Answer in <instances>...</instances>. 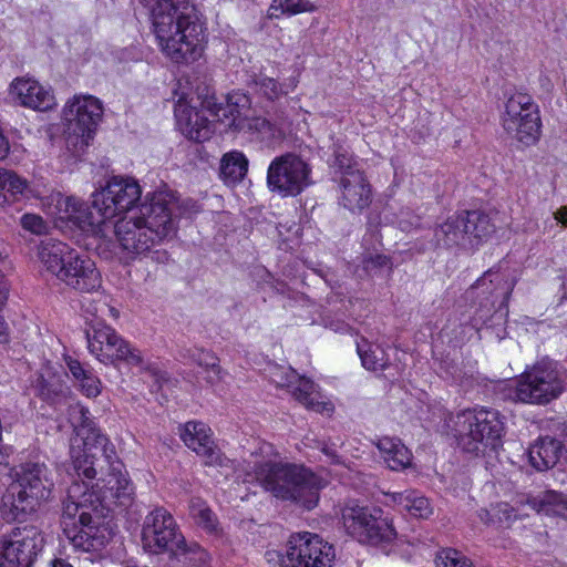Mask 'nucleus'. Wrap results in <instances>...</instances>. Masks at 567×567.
<instances>
[{
    "mask_svg": "<svg viewBox=\"0 0 567 567\" xmlns=\"http://www.w3.org/2000/svg\"><path fill=\"white\" fill-rule=\"evenodd\" d=\"M150 9L163 52L176 63L196 61L203 51V24L188 0H140Z\"/></svg>",
    "mask_w": 567,
    "mask_h": 567,
    "instance_id": "nucleus-1",
    "label": "nucleus"
},
{
    "mask_svg": "<svg viewBox=\"0 0 567 567\" xmlns=\"http://www.w3.org/2000/svg\"><path fill=\"white\" fill-rule=\"evenodd\" d=\"M176 208L177 199L173 193H154L148 202L141 205L138 214L115 223L114 233L122 248L143 254L163 239L173 237L176 233Z\"/></svg>",
    "mask_w": 567,
    "mask_h": 567,
    "instance_id": "nucleus-2",
    "label": "nucleus"
},
{
    "mask_svg": "<svg viewBox=\"0 0 567 567\" xmlns=\"http://www.w3.org/2000/svg\"><path fill=\"white\" fill-rule=\"evenodd\" d=\"M256 477L276 497L310 511L318 504L324 481L302 465L265 462L256 466Z\"/></svg>",
    "mask_w": 567,
    "mask_h": 567,
    "instance_id": "nucleus-3",
    "label": "nucleus"
},
{
    "mask_svg": "<svg viewBox=\"0 0 567 567\" xmlns=\"http://www.w3.org/2000/svg\"><path fill=\"white\" fill-rule=\"evenodd\" d=\"M51 472L44 463L27 462L14 473L13 482L1 498V514L7 520H20L50 497Z\"/></svg>",
    "mask_w": 567,
    "mask_h": 567,
    "instance_id": "nucleus-4",
    "label": "nucleus"
},
{
    "mask_svg": "<svg viewBox=\"0 0 567 567\" xmlns=\"http://www.w3.org/2000/svg\"><path fill=\"white\" fill-rule=\"evenodd\" d=\"M85 334L90 352L100 362L115 364L121 361L131 367H138L141 370L150 372L158 386H161V380L163 383L168 381L164 373L162 375L159 371L146 367L141 351L103 321L92 322Z\"/></svg>",
    "mask_w": 567,
    "mask_h": 567,
    "instance_id": "nucleus-5",
    "label": "nucleus"
},
{
    "mask_svg": "<svg viewBox=\"0 0 567 567\" xmlns=\"http://www.w3.org/2000/svg\"><path fill=\"white\" fill-rule=\"evenodd\" d=\"M567 389V372L556 361L543 358L526 369L517 381L515 400L530 404H547Z\"/></svg>",
    "mask_w": 567,
    "mask_h": 567,
    "instance_id": "nucleus-6",
    "label": "nucleus"
},
{
    "mask_svg": "<svg viewBox=\"0 0 567 567\" xmlns=\"http://www.w3.org/2000/svg\"><path fill=\"white\" fill-rule=\"evenodd\" d=\"M70 420L76 436L83 442V451L73 457V470L79 477L93 480L96 476L95 463L113 457V445L109 439L101 434L90 417V412L82 405H74L70 410Z\"/></svg>",
    "mask_w": 567,
    "mask_h": 567,
    "instance_id": "nucleus-7",
    "label": "nucleus"
},
{
    "mask_svg": "<svg viewBox=\"0 0 567 567\" xmlns=\"http://www.w3.org/2000/svg\"><path fill=\"white\" fill-rule=\"evenodd\" d=\"M503 431V422L495 410L464 411L457 415V441L465 452L478 454L486 449L496 451L502 445Z\"/></svg>",
    "mask_w": 567,
    "mask_h": 567,
    "instance_id": "nucleus-8",
    "label": "nucleus"
},
{
    "mask_svg": "<svg viewBox=\"0 0 567 567\" xmlns=\"http://www.w3.org/2000/svg\"><path fill=\"white\" fill-rule=\"evenodd\" d=\"M105 465L107 473L89 491L94 493L96 508L104 517L116 508L126 509L132 504L134 495V487L127 474L123 472V464L117 460L114 450L113 457H106V461L95 463L96 473L102 472Z\"/></svg>",
    "mask_w": 567,
    "mask_h": 567,
    "instance_id": "nucleus-9",
    "label": "nucleus"
},
{
    "mask_svg": "<svg viewBox=\"0 0 567 567\" xmlns=\"http://www.w3.org/2000/svg\"><path fill=\"white\" fill-rule=\"evenodd\" d=\"M268 561L277 558L279 567H331L334 549L320 536L309 532L292 534L287 542L286 555L267 551Z\"/></svg>",
    "mask_w": 567,
    "mask_h": 567,
    "instance_id": "nucleus-10",
    "label": "nucleus"
},
{
    "mask_svg": "<svg viewBox=\"0 0 567 567\" xmlns=\"http://www.w3.org/2000/svg\"><path fill=\"white\" fill-rule=\"evenodd\" d=\"M505 132L525 146L538 142L542 133V121L537 104L525 93L511 95L502 114Z\"/></svg>",
    "mask_w": 567,
    "mask_h": 567,
    "instance_id": "nucleus-11",
    "label": "nucleus"
},
{
    "mask_svg": "<svg viewBox=\"0 0 567 567\" xmlns=\"http://www.w3.org/2000/svg\"><path fill=\"white\" fill-rule=\"evenodd\" d=\"M347 532L358 542L370 545L391 542L395 530L377 507L347 505L342 511Z\"/></svg>",
    "mask_w": 567,
    "mask_h": 567,
    "instance_id": "nucleus-12",
    "label": "nucleus"
},
{
    "mask_svg": "<svg viewBox=\"0 0 567 567\" xmlns=\"http://www.w3.org/2000/svg\"><path fill=\"white\" fill-rule=\"evenodd\" d=\"M311 167L295 153L275 157L267 171V186L284 197L297 196L312 184Z\"/></svg>",
    "mask_w": 567,
    "mask_h": 567,
    "instance_id": "nucleus-13",
    "label": "nucleus"
},
{
    "mask_svg": "<svg viewBox=\"0 0 567 567\" xmlns=\"http://www.w3.org/2000/svg\"><path fill=\"white\" fill-rule=\"evenodd\" d=\"M250 99L244 93H231L227 95L226 104L218 103L217 99L206 96L200 106L212 117L225 126V131L239 132L245 128L262 131L270 127L269 121L261 117L249 118Z\"/></svg>",
    "mask_w": 567,
    "mask_h": 567,
    "instance_id": "nucleus-14",
    "label": "nucleus"
},
{
    "mask_svg": "<svg viewBox=\"0 0 567 567\" xmlns=\"http://www.w3.org/2000/svg\"><path fill=\"white\" fill-rule=\"evenodd\" d=\"M183 534L172 514L164 507L150 512L143 522L142 544L151 554L167 553L169 556L183 544Z\"/></svg>",
    "mask_w": 567,
    "mask_h": 567,
    "instance_id": "nucleus-15",
    "label": "nucleus"
},
{
    "mask_svg": "<svg viewBox=\"0 0 567 567\" xmlns=\"http://www.w3.org/2000/svg\"><path fill=\"white\" fill-rule=\"evenodd\" d=\"M102 116L103 106L99 99L92 95H75L63 109L69 138L74 136L81 141L82 146H89Z\"/></svg>",
    "mask_w": 567,
    "mask_h": 567,
    "instance_id": "nucleus-16",
    "label": "nucleus"
},
{
    "mask_svg": "<svg viewBox=\"0 0 567 567\" xmlns=\"http://www.w3.org/2000/svg\"><path fill=\"white\" fill-rule=\"evenodd\" d=\"M142 189L132 177L112 176L106 185L93 193V207L103 217H113L132 209L141 198Z\"/></svg>",
    "mask_w": 567,
    "mask_h": 567,
    "instance_id": "nucleus-17",
    "label": "nucleus"
},
{
    "mask_svg": "<svg viewBox=\"0 0 567 567\" xmlns=\"http://www.w3.org/2000/svg\"><path fill=\"white\" fill-rule=\"evenodd\" d=\"M42 545L43 537L37 528H14L0 540V567H30Z\"/></svg>",
    "mask_w": 567,
    "mask_h": 567,
    "instance_id": "nucleus-18",
    "label": "nucleus"
},
{
    "mask_svg": "<svg viewBox=\"0 0 567 567\" xmlns=\"http://www.w3.org/2000/svg\"><path fill=\"white\" fill-rule=\"evenodd\" d=\"M94 493L89 492L87 485L74 482L68 488L66 499L63 502V509L61 516L62 532L65 530V525H79L80 523L91 522L92 516L104 517L96 506V501L93 498Z\"/></svg>",
    "mask_w": 567,
    "mask_h": 567,
    "instance_id": "nucleus-19",
    "label": "nucleus"
},
{
    "mask_svg": "<svg viewBox=\"0 0 567 567\" xmlns=\"http://www.w3.org/2000/svg\"><path fill=\"white\" fill-rule=\"evenodd\" d=\"M185 445L204 458L207 466H228V460L212 440L210 430L203 422L189 421L179 429Z\"/></svg>",
    "mask_w": 567,
    "mask_h": 567,
    "instance_id": "nucleus-20",
    "label": "nucleus"
},
{
    "mask_svg": "<svg viewBox=\"0 0 567 567\" xmlns=\"http://www.w3.org/2000/svg\"><path fill=\"white\" fill-rule=\"evenodd\" d=\"M338 183V203L352 213H361L372 202V190L362 171H351L334 177Z\"/></svg>",
    "mask_w": 567,
    "mask_h": 567,
    "instance_id": "nucleus-21",
    "label": "nucleus"
},
{
    "mask_svg": "<svg viewBox=\"0 0 567 567\" xmlns=\"http://www.w3.org/2000/svg\"><path fill=\"white\" fill-rule=\"evenodd\" d=\"M103 518L92 516L91 522L80 523L74 526L66 524L63 535L75 550L87 553L101 550L110 539V532L102 523Z\"/></svg>",
    "mask_w": 567,
    "mask_h": 567,
    "instance_id": "nucleus-22",
    "label": "nucleus"
},
{
    "mask_svg": "<svg viewBox=\"0 0 567 567\" xmlns=\"http://www.w3.org/2000/svg\"><path fill=\"white\" fill-rule=\"evenodd\" d=\"M58 218L70 223L85 233H95L96 228L107 220L93 206L74 196L62 197L56 203Z\"/></svg>",
    "mask_w": 567,
    "mask_h": 567,
    "instance_id": "nucleus-23",
    "label": "nucleus"
},
{
    "mask_svg": "<svg viewBox=\"0 0 567 567\" xmlns=\"http://www.w3.org/2000/svg\"><path fill=\"white\" fill-rule=\"evenodd\" d=\"M195 107L178 105L175 107V117L182 133L195 142L209 140L215 131L214 117L209 118Z\"/></svg>",
    "mask_w": 567,
    "mask_h": 567,
    "instance_id": "nucleus-24",
    "label": "nucleus"
},
{
    "mask_svg": "<svg viewBox=\"0 0 567 567\" xmlns=\"http://www.w3.org/2000/svg\"><path fill=\"white\" fill-rule=\"evenodd\" d=\"M12 94L20 104L35 111L45 112L55 106V97L48 89L32 79H17L11 85Z\"/></svg>",
    "mask_w": 567,
    "mask_h": 567,
    "instance_id": "nucleus-25",
    "label": "nucleus"
},
{
    "mask_svg": "<svg viewBox=\"0 0 567 567\" xmlns=\"http://www.w3.org/2000/svg\"><path fill=\"white\" fill-rule=\"evenodd\" d=\"M564 445L554 437H542L528 449L530 465L537 471L554 467L561 456Z\"/></svg>",
    "mask_w": 567,
    "mask_h": 567,
    "instance_id": "nucleus-26",
    "label": "nucleus"
},
{
    "mask_svg": "<svg viewBox=\"0 0 567 567\" xmlns=\"http://www.w3.org/2000/svg\"><path fill=\"white\" fill-rule=\"evenodd\" d=\"M436 245L444 248H471L462 215L451 217L435 229Z\"/></svg>",
    "mask_w": 567,
    "mask_h": 567,
    "instance_id": "nucleus-27",
    "label": "nucleus"
},
{
    "mask_svg": "<svg viewBox=\"0 0 567 567\" xmlns=\"http://www.w3.org/2000/svg\"><path fill=\"white\" fill-rule=\"evenodd\" d=\"M71 250L66 244L58 239L45 238L38 247V256L45 269L58 277L61 276Z\"/></svg>",
    "mask_w": 567,
    "mask_h": 567,
    "instance_id": "nucleus-28",
    "label": "nucleus"
},
{
    "mask_svg": "<svg viewBox=\"0 0 567 567\" xmlns=\"http://www.w3.org/2000/svg\"><path fill=\"white\" fill-rule=\"evenodd\" d=\"M384 462L392 471H401L412 463V454L409 449L394 437H382L378 442Z\"/></svg>",
    "mask_w": 567,
    "mask_h": 567,
    "instance_id": "nucleus-29",
    "label": "nucleus"
},
{
    "mask_svg": "<svg viewBox=\"0 0 567 567\" xmlns=\"http://www.w3.org/2000/svg\"><path fill=\"white\" fill-rule=\"evenodd\" d=\"M100 277V272L96 269L94 261L90 258H81L73 249L68 256L66 262H64L61 276H58L61 280L75 278L78 282L80 280L96 281Z\"/></svg>",
    "mask_w": 567,
    "mask_h": 567,
    "instance_id": "nucleus-30",
    "label": "nucleus"
},
{
    "mask_svg": "<svg viewBox=\"0 0 567 567\" xmlns=\"http://www.w3.org/2000/svg\"><path fill=\"white\" fill-rule=\"evenodd\" d=\"M248 158L239 151L223 155L219 165V176L227 185H235L244 179L248 172Z\"/></svg>",
    "mask_w": 567,
    "mask_h": 567,
    "instance_id": "nucleus-31",
    "label": "nucleus"
},
{
    "mask_svg": "<svg viewBox=\"0 0 567 567\" xmlns=\"http://www.w3.org/2000/svg\"><path fill=\"white\" fill-rule=\"evenodd\" d=\"M31 193L25 178L10 169H0V195L4 197V205L29 197Z\"/></svg>",
    "mask_w": 567,
    "mask_h": 567,
    "instance_id": "nucleus-32",
    "label": "nucleus"
},
{
    "mask_svg": "<svg viewBox=\"0 0 567 567\" xmlns=\"http://www.w3.org/2000/svg\"><path fill=\"white\" fill-rule=\"evenodd\" d=\"M390 496L400 511H405L414 517L427 518L432 514L429 499L416 491L392 493Z\"/></svg>",
    "mask_w": 567,
    "mask_h": 567,
    "instance_id": "nucleus-33",
    "label": "nucleus"
},
{
    "mask_svg": "<svg viewBox=\"0 0 567 567\" xmlns=\"http://www.w3.org/2000/svg\"><path fill=\"white\" fill-rule=\"evenodd\" d=\"M470 246L473 248L480 241L494 233V225L488 215L480 210L466 212L462 215Z\"/></svg>",
    "mask_w": 567,
    "mask_h": 567,
    "instance_id": "nucleus-34",
    "label": "nucleus"
},
{
    "mask_svg": "<svg viewBox=\"0 0 567 567\" xmlns=\"http://www.w3.org/2000/svg\"><path fill=\"white\" fill-rule=\"evenodd\" d=\"M171 558H174L186 567H206L209 561L208 553L194 542H187L183 538L179 548L173 551Z\"/></svg>",
    "mask_w": 567,
    "mask_h": 567,
    "instance_id": "nucleus-35",
    "label": "nucleus"
},
{
    "mask_svg": "<svg viewBox=\"0 0 567 567\" xmlns=\"http://www.w3.org/2000/svg\"><path fill=\"white\" fill-rule=\"evenodd\" d=\"M530 505L546 515L567 518V495L561 493L547 491L543 496L530 501Z\"/></svg>",
    "mask_w": 567,
    "mask_h": 567,
    "instance_id": "nucleus-36",
    "label": "nucleus"
},
{
    "mask_svg": "<svg viewBox=\"0 0 567 567\" xmlns=\"http://www.w3.org/2000/svg\"><path fill=\"white\" fill-rule=\"evenodd\" d=\"M358 354L362 365L370 371L383 370L389 364V358L385 351L379 346H373L362 340L357 344Z\"/></svg>",
    "mask_w": 567,
    "mask_h": 567,
    "instance_id": "nucleus-37",
    "label": "nucleus"
},
{
    "mask_svg": "<svg viewBox=\"0 0 567 567\" xmlns=\"http://www.w3.org/2000/svg\"><path fill=\"white\" fill-rule=\"evenodd\" d=\"M291 393L293 398L307 409L320 411L323 405L320 401L316 384L307 378H298L297 384L292 386Z\"/></svg>",
    "mask_w": 567,
    "mask_h": 567,
    "instance_id": "nucleus-38",
    "label": "nucleus"
},
{
    "mask_svg": "<svg viewBox=\"0 0 567 567\" xmlns=\"http://www.w3.org/2000/svg\"><path fill=\"white\" fill-rule=\"evenodd\" d=\"M184 358L190 359L199 367L204 368L206 372H213L215 380L223 379V369L219 365V359L210 351L199 348L188 349L183 354Z\"/></svg>",
    "mask_w": 567,
    "mask_h": 567,
    "instance_id": "nucleus-39",
    "label": "nucleus"
},
{
    "mask_svg": "<svg viewBox=\"0 0 567 567\" xmlns=\"http://www.w3.org/2000/svg\"><path fill=\"white\" fill-rule=\"evenodd\" d=\"M248 85L257 93L261 94L266 99L270 101H275L280 99L284 95L288 94V90L285 89V85L277 82V80L272 78H268L265 75L255 76Z\"/></svg>",
    "mask_w": 567,
    "mask_h": 567,
    "instance_id": "nucleus-40",
    "label": "nucleus"
},
{
    "mask_svg": "<svg viewBox=\"0 0 567 567\" xmlns=\"http://www.w3.org/2000/svg\"><path fill=\"white\" fill-rule=\"evenodd\" d=\"M331 166L336 169V177L346 175L351 171H360L349 150L339 143L333 144V161L331 162Z\"/></svg>",
    "mask_w": 567,
    "mask_h": 567,
    "instance_id": "nucleus-41",
    "label": "nucleus"
},
{
    "mask_svg": "<svg viewBox=\"0 0 567 567\" xmlns=\"http://www.w3.org/2000/svg\"><path fill=\"white\" fill-rule=\"evenodd\" d=\"M33 388L47 401H54L65 394V389L58 379H45L42 374L37 378Z\"/></svg>",
    "mask_w": 567,
    "mask_h": 567,
    "instance_id": "nucleus-42",
    "label": "nucleus"
},
{
    "mask_svg": "<svg viewBox=\"0 0 567 567\" xmlns=\"http://www.w3.org/2000/svg\"><path fill=\"white\" fill-rule=\"evenodd\" d=\"M190 515L203 528L207 530H213L215 528L216 519L214 513L199 498L192 501Z\"/></svg>",
    "mask_w": 567,
    "mask_h": 567,
    "instance_id": "nucleus-43",
    "label": "nucleus"
},
{
    "mask_svg": "<svg viewBox=\"0 0 567 567\" xmlns=\"http://www.w3.org/2000/svg\"><path fill=\"white\" fill-rule=\"evenodd\" d=\"M270 10L271 17H278V11L280 13L296 14L310 11L312 7L307 0H272Z\"/></svg>",
    "mask_w": 567,
    "mask_h": 567,
    "instance_id": "nucleus-44",
    "label": "nucleus"
},
{
    "mask_svg": "<svg viewBox=\"0 0 567 567\" xmlns=\"http://www.w3.org/2000/svg\"><path fill=\"white\" fill-rule=\"evenodd\" d=\"M437 567H474L472 561L464 556L461 551L446 548L443 549L436 557Z\"/></svg>",
    "mask_w": 567,
    "mask_h": 567,
    "instance_id": "nucleus-45",
    "label": "nucleus"
},
{
    "mask_svg": "<svg viewBox=\"0 0 567 567\" xmlns=\"http://www.w3.org/2000/svg\"><path fill=\"white\" fill-rule=\"evenodd\" d=\"M80 384H81L82 391L89 398H95L101 392L100 380L96 377H94L90 371H87L86 375L80 380Z\"/></svg>",
    "mask_w": 567,
    "mask_h": 567,
    "instance_id": "nucleus-46",
    "label": "nucleus"
},
{
    "mask_svg": "<svg viewBox=\"0 0 567 567\" xmlns=\"http://www.w3.org/2000/svg\"><path fill=\"white\" fill-rule=\"evenodd\" d=\"M20 223L24 229L33 234H42L45 230V224L38 215L24 214L21 217Z\"/></svg>",
    "mask_w": 567,
    "mask_h": 567,
    "instance_id": "nucleus-47",
    "label": "nucleus"
},
{
    "mask_svg": "<svg viewBox=\"0 0 567 567\" xmlns=\"http://www.w3.org/2000/svg\"><path fill=\"white\" fill-rule=\"evenodd\" d=\"M8 251L0 240V282L10 280V272L13 270L11 262L7 260Z\"/></svg>",
    "mask_w": 567,
    "mask_h": 567,
    "instance_id": "nucleus-48",
    "label": "nucleus"
},
{
    "mask_svg": "<svg viewBox=\"0 0 567 567\" xmlns=\"http://www.w3.org/2000/svg\"><path fill=\"white\" fill-rule=\"evenodd\" d=\"M343 444L341 439H337L336 441L329 440L328 442H322L320 450L331 460L332 463L339 464L341 463L340 456L337 453V446H341Z\"/></svg>",
    "mask_w": 567,
    "mask_h": 567,
    "instance_id": "nucleus-49",
    "label": "nucleus"
},
{
    "mask_svg": "<svg viewBox=\"0 0 567 567\" xmlns=\"http://www.w3.org/2000/svg\"><path fill=\"white\" fill-rule=\"evenodd\" d=\"M389 259L385 256L377 255L374 257L369 258L365 261V269L368 271H380L383 267H388Z\"/></svg>",
    "mask_w": 567,
    "mask_h": 567,
    "instance_id": "nucleus-50",
    "label": "nucleus"
},
{
    "mask_svg": "<svg viewBox=\"0 0 567 567\" xmlns=\"http://www.w3.org/2000/svg\"><path fill=\"white\" fill-rule=\"evenodd\" d=\"M66 365L70 370V372L72 373V375L78 380L80 381L83 377L86 375L87 373V370H85L81 362L78 361L76 359H72V358H68L66 359Z\"/></svg>",
    "mask_w": 567,
    "mask_h": 567,
    "instance_id": "nucleus-51",
    "label": "nucleus"
},
{
    "mask_svg": "<svg viewBox=\"0 0 567 567\" xmlns=\"http://www.w3.org/2000/svg\"><path fill=\"white\" fill-rule=\"evenodd\" d=\"M501 270H502V266L501 265H498L497 267H493V268L488 269L487 271H485L483 274V276L480 279L476 280L475 284H480L481 280L482 281L488 280L491 284L494 280H502V278H498V277L494 278V276L497 275Z\"/></svg>",
    "mask_w": 567,
    "mask_h": 567,
    "instance_id": "nucleus-52",
    "label": "nucleus"
},
{
    "mask_svg": "<svg viewBox=\"0 0 567 567\" xmlns=\"http://www.w3.org/2000/svg\"><path fill=\"white\" fill-rule=\"evenodd\" d=\"M10 341L9 326L4 318L0 316V343L6 344Z\"/></svg>",
    "mask_w": 567,
    "mask_h": 567,
    "instance_id": "nucleus-53",
    "label": "nucleus"
},
{
    "mask_svg": "<svg viewBox=\"0 0 567 567\" xmlns=\"http://www.w3.org/2000/svg\"><path fill=\"white\" fill-rule=\"evenodd\" d=\"M10 151V145L7 140V137L3 135L2 131L0 130V159H3L7 157Z\"/></svg>",
    "mask_w": 567,
    "mask_h": 567,
    "instance_id": "nucleus-54",
    "label": "nucleus"
},
{
    "mask_svg": "<svg viewBox=\"0 0 567 567\" xmlns=\"http://www.w3.org/2000/svg\"><path fill=\"white\" fill-rule=\"evenodd\" d=\"M498 512L503 514V516H504V518H505L506 520L512 519V517L514 516V515H513L514 509H513V507H512V506H509L507 503H502V504H499V505H498Z\"/></svg>",
    "mask_w": 567,
    "mask_h": 567,
    "instance_id": "nucleus-55",
    "label": "nucleus"
},
{
    "mask_svg": "<svg viewBox=\"0 0 567 567\" xmlns=\"http://www.w3.org/2000/svg\"><path fill=\"white\" fill-rule=\"evenodd\" d=\"M555 218L561 223L563 225L567 226V206H563L560 207L556 213H555Z\"/></svg>",
    "mask_w": 567,
    "mask_h": 567,
    "instance_id": "nucleus-56",
    "label": "nucleus"
},
{
    "mask_svg": "<svg viewBox=\"0 0 567 567\" xmlns=\"http://www.w3.org/2000/svg\"><path fill=\"white\" fill-rule=\"evenodd\" d=\"M8 299V290L6 286H0V309L3 307Z\"/></svg>",
    "mask_w": 567,
    "mask_h": 567,
    "instance_id": "nucleus-57",
    "label": "nucleus"
},
{
    "mask_svg": "<svg viewBox=\"0 0 567 567\" xmlns=\"http://www.w3.org/2000/svg\"><path fill=\"white\" fill-rule=\"evenodd\" d=\"M51 566L52 567H72V565H70L69 563H66L63 559H53L51 561Z\"/></svg>",
    "mask_w": 567,
    "mask_h": 567,
    "instance_id": "nucleus-58",
    "label": "nucleus"
},
{
    "mask_svg": "<svg viewBox=\"0 0 567 567\" xmlns=\"http://www.w3.org/2000/svg\"><path fill=\"white\" fill-rule=\"evenodd\" d=\"M298 81L296 79H291L289 83H285V89L288 90V93L292 91L297 86Z\"/></svg>",
    "mask_w": 567,
    "mask_h": 567,
    "instance_id": "nucleus-59",
    "label": "nucleus"
},
{
    "mask_svg": "<svg viewBox=\"0 0 567 567\" xmlns=\"http://www.w3.org/2000/svg\"><path fill=\"white\" fill-rule=\"evenodd\" d=\"M208 375L206 377V381L214 385L215 383L219 382L220 380H215V374L213 372H207Z\"/></svg>",
    "mask_w": 567,
    "mask_h": 567,
    "instance_id": "nucleus-60",
    "label": "nucleus"
},
{
    "mask_svg": "<svg viewBox=\"0 0 567 567\" xmlns=\"http://www.w3.org/2000/svg\"><path fill=\"white\" fill-rule=\"evenodd\" d=\"M109 311H110V313H111V316H112V317H114V318H118L120 312H118V310H117V309H115V308H109Z\"/></svg>",
    "mask_w": 567,
    "mask_h": 567,
    "instance_id": "nucleus-61",
    "label": "nucleus"
},
{
    "mask_svg": "<svg viewBox=\"0 0 567 567\" xmlns=\"http://www.w3.org/2000/svg\"><path fill=\"white\" fill-rule=\"evenodd\" d=\"M483 513H484V516L481 515V518H482V520H486V517L488 516V512L487 511H483Z\"/></svg>",
    "mask_w": 567,
    "mask_h": 567,
    "instance_id": "nucleus-62",
    "label": "nucleus"
}]
</instances>
